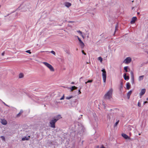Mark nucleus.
Returning <instances> with one entry per match:
<instances>
[{"instance_id":"a19ab883","label":"nucleus","mask_w":148,"mask_h":148,"mask_svg":"<svg viewBox=\"0 0 148 148\" xmlns=\"http://www.w3.org/2000/svg\"><path fill=\"white\" fill-rule=\"evenodd\" d=\"M81 36L82 37V38H84V36L82 35H82H81Z\"/></svg>"},{"instance_id":"cd10ccee","label":"nucleus","mask_w":148,"mask_h":148,"mask_svg":"<svg viewBox=\"0 0 148 148\" xmlns=\"http://www.w3.org/2000/svg\"><path fill=\"white\" fill-rule=\"evenodd\" d=\"M29 139L28 138H27L26 137L23 138H22V140H28Z\"/></svg>"},{"instance_id":"c03bdc74","label":"nucleus","mask_w":148,"mask_h":148,"mask_svg":"<svg viewBox=\"0 0 148 148\" xmlns=\"http://www.w3.org/2000/svg\"><path fill=\"white\" fill-rule=\"evenodd\" d=\"M76 37H77V38L78 39V37H79L78 36H76Z\"/></svg>"},{"instance_id":"412c9836","label":"nucleus","mask_w":148,"mask_h":148,"mask_svg":"<svg viewBox=\"0 0 148 148\" xmlns=\"http://www.w3.org/2000/svg\"><path fill=\"white\" fill-rule=\"evenodd\" d=\"M73 97V96L71 95V96H68V97H66V99H69L72 98Z\"/></svg>"},{"instance_id":"39448f33","label":"nucleus","mask_w":148,"mask_h":148,"mask_svg":"<svg viewBox=\"0 0 148 148\" xmlns=\"http://www.w3.org/2000/svg\"><path fill=\"white\" fill-rule=\"evenodd\" d=\"M132 61V58L130 57H128L124 60L123 63L126 64H128L130 63Z\"/></svg>"},{"instance_id":"4c0bfd02","label":"nucleus","mask_w":148,"mask_h":148,"mask_svg":"<svg viewBox=\"0 0 148 148\" xmlns=\"http://www.w3.org/2000/svg\"><path fill=\"white\" fill-rule=\"evenodd\" d=\"M3 103L5 105L9 107V106L8 105H7L5 102H3Z\"/></svg>"},{"instance_id":"c756f323","label":"nucleus","mask_w":148,"mask_h":148,"mask_svg":"<svg viewBox=\"0 0 148 148\" xmlns=\"http://www.w3.org/2000/svg\"><path fill=\"white\" fill-rule=\"evenodd\" d=\"M50 52L53 54V55H56V53L54 51H51Z\"/></svg>"},{"instance_id":"58836bf2","label":"nucleus","mask_w":148,"mask_h":148,"mask_svg":"<svg viewBox=\"0 0 148 148\" xmlns=\"http://www.w3.org/2000/svg\"><path fill=\"white\" fill-rule=\"evenodd\" d=\"M140 105H141L140 104V103L139 102H138V106L140 107Z\"/></svg>"},{"instance_id":"dca6fc26","label":"nucleus","mask_w":148,"mask_h":148,"mask_svg":"<svg viewBox=\"0 0 148 148\" xmlns=\"http://www.w3.org/2000/svg\"><path fill=\"white\" fill-rule=\"evenodd\" d=\"M144 77V75H142L140 76L138 78L139 81H140L142 80L143 79Z\"/></svg>"},{"instance_id":"2f4dec72","label":"nucleus","mask_w":148,"mask_h":148,"mask_svg":"<svg viewBox=\"0 0 148 148\" xmlns=\"http://www.w3.org/2000/svg\"><path fill=\"white\" fill-rule=\"evenodd\" d=\"M26 52L27 53H28L29 54H31V52H30V50H27V51H26Z\"/></svg>"},{"instance_id":"49530a36","label":"nucleus","mask_w":148,"mask_h":148,"mask_svg":"<svg viewBox=\"0 0 148 148\" xmlns=\"http://www.w3.org/2000/svg\"><path fill=\"white\" fill-rule=\"evenodd\" d=\"M82 78V77H81V78H80L79 80H80V79H81Z\"/></svg>"},{"instance_id":"09e8293b","label":"nucleus","mask_w":148,"mask_h":148,"mask_svg":"<svg viewBox=\"0 0 148 148\" xmlns=\"http://www.w3.org/2000/svg\"><path fill=\"white\" fill-rule=\"evenodd\" d=\"M148 101V98H147L146 99Z\"/></svg>"},{"instance_id":"ea45409f","label":"nucleus","mask_w":148,"mask_h":148,"mask_svg":"<svg viewBox=\"0 0 148 148\" xmlns=\"http://www.w3.org/2000/svg\"><path fill=\"white\" fill-rule=\"evenodd\" d=\"M4 54H5V52H4H4H3L2 53L1 55H2V56H3L4 55Z\"/></svg>"},{"instance_id":"c9c22d12","label":"nucleus","mask_w":148,"mask_h":148,"mask_svg":"<svg viewBox=\"0 0 148 148\" xmlns=\"http://www.w3.org/2000/svg\"><path fill=\"white\" fill-rule=\"evenodd\" d=\"M64 99V96L63 95V96L60 99V100H63Z\"/></svg>"},{"instance_id":"5701e85b","label":"nucleus","mask_w":148,"mask_h":148,"mask_svg":"<svg viewBox=\"0 0 148 148\" xmlns=\"http://www.w3.org/2000/svg\"><path fill=\"white\" fill-rule=\"evenodd\" d=\"M130 74H131V78L132 77H134V74H133V71H131L130 72Z\"/></svg>"},{"instance_id":"37998d69","label":"nucleus","mask_w":148,"mask_h":148,"mask_svg":"<svg viewBox=\"0 0 148 148\" xmlns=\"http://www.w3.org/2000/svg\"><path fill=\"white\" fill-rule=\"evenodd\" d=\"M100 148H106L105 147H102Z\"/></svg>"},{"instance_id":"423d86ee","label":"nucleus","mask_w":148,"mask_h":148,"mask_svg":"<svg viewBox=\"0 0 148 148\" xmlns=\"http://www.w3.org/2000/svg\"><path fill=\"white\" fill-rule=\"evenodd\" d=\"M146 90L145 89H143L141 90L140 92V98L141 97V96L143 95L145 93Z\"/></svg>"},{"instance_id":"7ed1b4c3","label":"nucleus","mask_w":148,"mask_h":148,"mask_svg":"<svg viewBox=\"0 0 148 148\" xmlns=\"http://www.w3.org/2000/svg\"><path fill=\"white\" fill-rule=\"evenodd\" d=\"M101 71L102 72V76L103 82L105 84L106 78V71L104 69H103L101 70Z\"/></svg>"},{"instance_id":"20e7f679","label":"nucleus","mask_w":148,"mask_h":148,"mask_svg":"<svg viewBox=\"0 0 148 148\" xmlns=\"http://www.w3.org/2000/svg\"><path fill=\"white\" fill-rule=\"evenodd\" d=\"M56 122V120L54 119L51 120L50 122L51 127L52 128H55V124Z\"/></svg>"},{"instance_id":"a211bd4d","label":"nucleus","mask_w":148,"mask_h":148,"mask_svg":"<svg viewBox=\"0 0 148 148\" xmlns=\"http://www.w3.org/2000/svg\"><path fill=\"white\" fill-rule=\"evenodd\" d=\"M23 110H21L20 112H19V113H18L17 115V117H19V116H20L22 114V113L23 112Z\"/></svg>"},{"instance_id":"f704fd0d","label":"nucleus","mask_w":148,"mask_h":148,"mask_svg":"<svg viewBox=\"0 0 148 148\" xmlns=\"http://www.w3.org/2000/svg\"><path fill=\"white\" fill-rule=\"evenodd\" d=\"M78 40L79 41V42L80 43L81 42H82L81 40V39L79 38V37H78Z\"/></svg>"},{"instance_id":"6ab92c4d","label":"nucleus","mask_w":148,"mask_h":148,"mask_svg":"<svg viewBox=\"0 0 148 148\" xmlns=\"http://www.w3.org/2000/svg\"><path fill=\"white\" fill-rule=\"evenodd\" d=\"M130 87V84L129 83H127L126 84V88L127 90L129 89Z\"/></svg>"},{"instance_id":"72a5a7b5","label":"nucleus","mask_w":148,"mask_h":148,"mask_svg":"<svg viewBox=\"0 0 148 148\" xmlns=\"http://www.w3.org/2000/svg\"><path fill=\"white\" fill-rule=\"evenodd\" d=\"M82 53L83 54H84L85 55H86V53L84 52L83 50H82Z\"/></svg>"},{"instance_id":"de8ad7c7","label":"nucleus","mask_w":148,"mask_h":148,"mask_svg":"<svg viewBox=\"0 0 148 148\" xmlns=\"http://www.w3.org/2000/svg\"><path fill=\"white\" fill-rule=\"evenodd\" d=\"M74 83V82H72L71 83V84H73Z\"/></svg>"},{"instance_id":"f8f14e48","label":"nucleus","mask_w":148,"mask_h":148,"mask_svg":"<svg viewBox=\"0 0 148 148\" xmlns=\"http://www.w3.org/2000/svg\"><path fill=\"white\" fill-rule=\"evenodd\" d=\"M61 118V116L60 115H58L56 116L54 119H53L55 120H56V121H57L59 119H60Z\"/></svg>"},{"instance_id":"ddd939ff","label":"nucleus","mask_w":148,"mask_h":148,"mask_svg":"<svg viewBox=\"0 0 148 148\" xmlns=\"http://www.w3.org/2000/svg\"><path fill=\"white\" fill-rule=\"evenodd\" d=\"M71 4L69 2H66L65 3V5L67 7H69L71 5Z\"/></svg>"},{"instance_id":"f3484780","label":"nucleus","mask_w":148,"mask_h":148,"mask_svg":"<svg viewBox=\"0 0 148 148\" xmlns=\"http://www.w3.org/2000/svg\"><path fill=\"white\" fill-rule=\"evenodd\" d=\"M77 87L75 86H72L71 88H70V89H71V91H73L74 90L77 89Z\"/></svg>"},{"instance_id":"8fccbe9b","label":"nucleus","mask_w":148,"mask_h":148,"mask_svg":"<svg viewBox=\"0 0 148 148\" xmlns=\"http://www.w3.org/2000/svg\"><path fill=\"white\" fill-rule=\"evenodd\" d=\"M137 14H139V12H138Z\"/></svg>"},{"instance_id":"a18cd8bd","label":"nucleus","mask_w":148,"mask_h":148,"mask_svg":"<svg viewBox=\"0 0 148 148\" xmlns=\"http://www.w3.org/2000/svg\"><path fill=\"white\" fill-rule=\"evenodd\" d=\"M88 83V82H85V84H87V83Z\"/></svg>"},{"instance_id":"4468645a","label":"nucleus","mask_w":148,"mask_h":148,"mask_svg":"<svg viewBox=\"0 0 148 148\" xmlns=\"http://www.w3.org/2000/svg\"><path fill=\"white\" fill-rule=\"evenodd\" d=\"M132 90H130L127 93V96L128 99H129L130 97V95L132 93Z\"/></svg>"},{"instance_id":"e433bc0d","label":"nucleus","mask_w":148,"mask_h":148,"mask_svg":"<svg viewBox=\"0 0 148 148\" xmlns=\"http://www.w3.org/2000/svg\"><path fill=\"white\" fill-rule=\"evenodd\" d=\"M92 82V80H88L87 82L89 83V82Z\"/></svg>"},{"instance_id":"6e6552de","label":"nucleus","mask_w":148,"mask_h":148,"mask_svg":"<svg viewBox=\"0 0 148 148\" xmlns=\"http://www.w3.org/2000/svg\"><path fill=\"white\" fill-rule=\"evenodd\" d=\"M1 122L2 124L3 125H6L7 124V122L5 120L3 119H1Z\"/></svg>"},{"instance_id":"a878e982","label":"nucleus","mask_w":148,"mask_h":148,"mask_svg":"<svg viewBox=\"0 0 148 148\" xmlns=\"http://www.w3.org/2000/svg\"><path fill=\"white\" fill-rule=\"evenodd\" d=\"M1 138L3 141H5V138L4 136H1L0 137Z\"/></svg>"},{"instance_id":"9d476101","label":"nucleus","mask_w":148,"mask_h":148,"mask_svg":"<svg viewBox=\"0 0 148 148\" xmlns=\"http://www.w3.org/2000/svg\"><path fill=\"white\" fill-rule=\"evenodd\" d=\"M134 127L131 126H129L128 127V130L130 131H134Z\"/></svg>"},{"instance_id":"c85d7f7f","label":"nucleus","mask_w":148,"mask_h":148,"mask_svg":"<svg viewBox=\"0 0 148 148\" xmlns=\"http://www.w3.org/2000/svg\"><path fill=\"white\" fill-rule=\"evenodd\" d=\"M122 88H123V84H122V83H121V84L120 86V90H121V89Z\"/></svg>"},{"instance_id":"f03ea898","label":"nucleus","mask_w":148,"mask_h":148,"mask_svg":"<svg viewBox=\"0 0 148 148\" xmlns=\"http://www.w3.org/2000/svg\"><path fill=\"white\" fill-rule=\"evenodd\" d=\"M42 63L49 69L51 71L54 72V69L51 65L46 62H43Z\"/></svg>"},{"instance_id":"b1692460","label":"nucleus","mask_w":148,"mask_h":148,"mask_svg":"<svg viewBox=\"0 0 148 148\" xmlns=\"http://www.w3.org/2000/svg\"><path fill=\"white\" fill-rule=\"evenodd\" d=\"M131 82L132 84H133L134 83V77H132L131 78Z\"/></svg>"},{"instance_id":"2eb2a0df","label":"nucleus","mask_w":148,"mask_h":148,"mask_svg":"<svg viewBox=\"0 0 148 148\" xmlns=\"http://www.w3.org/2000/svg\"><path fill=\"white\" fill-rule=\"evenodd\" d=\"M80 45L81 48L83 49L84 46V44L83 42L79 43Z\"/></svg>"},{"instance_id":"f257e3e1","label":"nucleus","mask_w":148,"mask_h":148,"mask_svg":"<svg viewBox=\"0 0 148 148\" xmlns=\"http://www.w3.org/2000/svg\"><path fill=\"white\" fill-rule=\"evenodd\" d=\"M113 90L112 88L109 89L106 94L104 95V98L110 100L112 98Z\"/></svg>"},{"instance_id":"393cba45","label":"nucleus","mask_w":148,"mask_h":148,"mask_svg":"<svg viewBox=\"0 0 148 148\" xmlns=\"http://www.w3.org/2000/svg\"><path fill=\"white\" fill-rule=\"evenodd\" d=\"M23 77V75L22 73H20L19 75V78H21Z\"/></svg>"},{"instance_id":"4be33fe9","label":"nucleus","mask_w":148,"mask_h":148,"mask_svg":"<svg viewBox=\"0 0 148 148\" xmlns=\"http://www.w3.org/2000/svg\"><path fill=\"white\" fill-rule=\"evenodd\" d=\"M128 68V67L127 66H125L124 67V69L125 70L126 72H127L128 71L127 69Z\"/></svg>"},{"instance_id":"aec40b11","label":"nucleus","mask_w":148,"mask_h":148,"mask_svg":"<svg viewBox=\"0 0 148 148\" xmlns=\"http://www.w3.org/2000/svg\"><path fill=\"white\" fill-rule=\"evenodd\" d=\"M98 60H99L101 63H102L103 59L101 57H99L98 58Z\"/></svg>"},{"instance_id":"9b49d317","label":"nucleus","mask_w":148,"mask_h":148,"mask_svg":"<svg viewBox=\"0 0 148 148\" xmlns=\"http://www.w3.org/2000/svg\"><path fill=\"white\" fill-rule=\"evenodd\" d=\"M123 77L124 79L126 80H128L129 79V76H127L126 73H124Z\"/></svg>"},{"instance_id":"7c9ffc66","label":"nucleus","mask_w":148,"mask_h":148,"mask_svg":"<svg viewBox=\"0 0 148 148\" xmlns=\"http://www.w3.org/2000/svg\"><path fill=\"white\" fill-rule=\"evenodd\" d=\"M77 32L80 34V35H82V32L80 31H77Z\"/></svg>"},{"instance_id":"1a4fd4ad","label":"nucleus","mask_w":148,"mask_h":148,"mask_svg":"<svg viewBox=\"0 0 148 148\" xmlns=\"http://www.w3.org/2000/svg\"><path fill=\"white\" fill-rule=\"evenodd\" d=\"M122 136L125 139H130V138L127 135L125 134H122Z\"/></svg>"},{"instance_id":"0eeeda50","label":"nucleus","mask_w":148,"mask_h":148,"mask_svg":"<svg viewBox=\"0 0 148 148\" xmlns=\"http://www.w3.org/2000/svg\"><path fill=\"white\" fill-rule=\"evenodd\" d=\"M137 18L136 17H133L132 18L131 21L130 22V23L131 24H134L135 21L136 20Z\"/></svg>"},{"instance_id":"bb28decb","label":"nucleus","mask_w":148,"mask_h":148,"mask_svg":"<svg viewBox=\"0 0 148 148\" xmlns=\"http://www.w3.org/2000/svg\"><path fill=\"white\" fill-rule=\"evenodd\" d=\"M119 121L118 120V121H117L116 123H115V124L114 125V127H115L117 125H118V124L119 123Z\"/></svg>"},{"instance_id":"79ce46f5","label":"nucleus","mask_w":148,"mask_h":148,"mask_svg":"<svg viewBox=\"0 0 148 148\" xmlns=\"http://www.w3.org/2000/svg\"><path fill=\"white\" fill-rule=\"evenodd\" d=\"M147 103V101H145V102H144V103H144V104H145V103Z\"/></svg>"},{"instance_id":"473e14b6","label":"nucleus","mask_w":148,"mask_h":148,"mask_svg":"<svg viewBox=\"0 0 148 148\" xmlns=\"http://www.w3.org/2000/svg\"><path fill=\"white\" fill-rule=\"evenodd\" d=\"M81 88H80V89L78 91V95L80 94H81V92L80 90Z\"/></svg>"}]
</instances>
